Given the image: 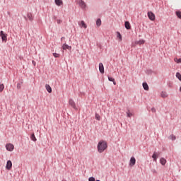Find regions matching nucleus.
<instances>
[{
    "label": "nucleus",
    "mask_w": 181,
    "mask_h": 181,
    "mask_svg": "<svg viewBox=\"0 0 181 181\" xmlns=\"http://www.w3.org/2000/svg\"><path fill=\"white\" fill-rule=\"evenodd\" d=\"M108 148V144H107V141L102 140L98 142V151L99 153H103Z\"/></svg>",
    "instance_id": "obj_1"
},
{
    "label": "nucleus",
    "mask_w": 181,
    "mask_h": 181,
    "mask_svg": "<svg viewBox=\"0 0 181 181\" xmlns=\"http://www.w3.org/2000/svg\"><path fill=\"white\" fill-rule=\"evenodd\" d=\"M147 16H148V19H150V21H155L156 16H155V13H153V12L148 11L147 13Z\"/></svg>",
    "instance_id": "obj_2"
},
{
    "label": "nucleus",
    "mask_w": 181,
    "mask_h": 181,
    "mask_svg": "<svg viewBox=\"0 0 181 181\" xmlns=\"http://www.w3.org/2000/svg\"><path fill=\"white\" fill-rule=\"evenodd\" d=\"M0 36L2 39V41L3 42H6V40H8V35L7 34H5V33H4V31H0Z\"/></svg>",
    "instance_id": "obj_3"
},
{
    "label": "nucleus",
    "mask_w": 181,
    "mask_h": 181,
    "mask_svg": "<svg viewBox=\"0 0 181 181\" xmlns=\"http://www.w3.org/2000/svg\"><path fill=\"white\" fill-rule=\"evenodd\" d=\"M6 169H7V170H11V169H12V161L11 160H7Z\"/></svg>",
    "instance_id": "obj_4"
},
{
    "label": "nucleus",
    "mask_w": 181,
    "mask_h": 181,
    "mask_svg": "<svg viewBox=\"0 0 181 181\" xmlns=\"http://www.w3.org/2000/svg\"><path fill=\"white\" fill-rule=\"evenodd\" d=\"M13 144H8L6 145V149L7 151H9V152H12V151H13Z\"/></svg>",
    "instance_id": "obj_5"
},
{
    "label": "nucleus",
    "mask_w": 181,
    "mask_h": 181,
    "mask_svg": "<svg viewBox=\"0 0 181 181\" xmlns=\"http://www.w3.org/2000/svg\"><path fill=\"white\" fill-rule=\"evenodd\" d=\"M135 163H136V159H135V157H131L129 160V166H135Z\"/></svg>",
    "instance_id": "obj_6"
},
{
    "label": "nucleus",
    "mask_w": 181,
    "mask_h": 181,
    "mask_svg": "<svg viewBox=\"0 0 181 181\" xmlns=\"http://www.w3.org/2000/svg\"><path fill=\"white\" fill-rule=\"evenodd\" d=\"M63 50H71V46H69V45L64 43L62 45Z\"/></svg>",
    "instance_id": "obj_7"
},
{
    "label": "nucleus",
    "mask_w": 181,
    "mask_h": 181,
    "mask_svg": "<svg viewBox=\"0 0 181 181\" xmlns=\"http://www.w3.org/2000/svg\"><path fill=\"white\" fill-rule=\"evenodd\" d=\"M99 71L101 74H104V64L99 63Z\"/></svg>",
    "instance_id": "obj_8"
},
{
    "label": "nucleus",
    "mask_w": 181,
    "mask_h": 181,
    "mask_svg": "<svg viewBox=\"0 0 181 181\" xmlns=\"http://www.w3.org/2000/svg\"><path fill=\"white\" fill-rule=\"evenodd\" d=\"M69 105H71V107H72V108H74V110L76 109V103L74 102V100H73V99H69Z\"/></svg>",
    "instance_id": "obj_9"
},
{
    "label": "nucleus",
    "mask_w": 181,
    "mask_h": 181,
    "mask_svg": "<svg viewBox=\"0 0 181 181\" xmlns=\"http://www.w3.org/2000/svg\"><path fill=\"white\" fill-rule=\"evenodd\" d=\"M79 6H81V8H82V9H86V2H84V1L83 0H79Z\"/></svg>",
    "instance_id": "obj_10"
},
{
    "label": "nucleus",
    "mask_w": 181,
    "mask_h": 181,
    "mask_svg": "<svg viewBox=\"0 0 181 181\" xmlns=\"http://www.w3.org/2000/svg\"><path fill=\"white\" fill-rule=\"evenodd\" d=\"M124 28L127 30H129V29H131V23H129V21H125L124 22Z\"/></svg>",
    "instance_id": "obj_11"
},
{
    "label": "nucleus",
    "mask_w": 181,
    "mask_h": 181,
    "mask_svg": "<svg viewBox=\"0 0 181 181\" xmlns=\"http://www.w3.org/2000/svg\"><path fill=\"white\" fill-rule=\"evenodd\" d=\"M158 156H159V153L155 151L152 156V158L153 159L154 162H156L158 160Z\"/></svg>",
    "instance_id": "obj_12"
},
{
    "label": "nucleus",
    "mask_w": 181,
    "mask_h": 181,
    "mask_svg": "<svg viewBox=\"0 0 181 181\" xmlns=\"http://www.w3.org/2000/svg\"><path fill=\"white\" fill-rule=\"evenodd\" d=\"M54 3L57 6H62L63 5V0H54Z\"/></svg>",
    "instance_id": "obj_13"
},
{
    "label": "nucleus",
    "mask_w": 181,
    "mask_h": 181,
    "mask_svg": "<svg viewBox=\"0 0 181 181\" xmlns=\"http://www.w3.org/2000/svg\"><path fill=\"white\" fill-rule=\"evenodd\" d=\"M144 90H145L146 91H148L149 90V86H148V83L146 82H144L142 83Z\"/></svg>",
    "instance_id": "obj_14"
},
{
    "label": "nucleus",
    "mask_w": 181,
    "mask_h": 181,
    "mask_svg": "<svg viewBox=\"0 0 181 181\" xmlns=\"http://www.w3.org/2000/svg\"><path fill=\"white\" fill-rule=\"evenodd\" d=\"M107 78L109 80V81H112L114 84V86L117 85V82L115 81V79L110 76H107Z\"/></svg>",
    "instance_id": "obj_15"
},
{
    "label": "nucleus",
    "mask_w": 181,
    "mask_h": 181,
    "mask_svg": "<svg viewBox=\"0 0 181 181\" xmlns=\"http://www.w3.org/2000/svg\"><path fill=\"white\" fill-rule=\"evenodd\" d=\"M160 163L163 165L165 166V165H166V159H165L164 158H161L160 159Z\"/></svg>",
    "instance_id": "obj_16"
},
{
    "label": "nucleus",
    "mask_w": 181,
    "mask_h": 181,
    "mask_svg": "<svg viewBox=\"0 0 181 181\" xmlns=\"http://www.w3.org/2000/svg\"><path fill=\"white\" fill-rule=\"evenodd\" d=\"M45 88L48 93H52V87H50V85L46 84Z\"/></svg>",
    "instance_id": "obj_17"
},
{
    "label": "nucleus",
    "mask_w": 181,
    "mask_h": 181,
    "mask_svg": "<svg viewBox=\"0 0 181 181\" xmlns=\"http://www.w3.org/2000/svg\"><path fill=\"white\" fill-rule=\"evenodd\" d=\"M27 18L32 22L33 21V16H32V13H28Z\"/></svg>",
    "instance_id": "obj_18"
},
{
    "label": "nucleus",
    "mask_w": 181,
    "mask_h": 181,
    "mask_svg": "<svg viewBox=\"0 0 181 181\" xmlns=\"http://www.w3.org/2000/svg\"><path fill=\"white\" fill-rule=\"evenodd\" d=\"M30 139L34 142H36V141H37V139H36V136H35V133H33V134H31Z\"/></svg>",
    "instance_id": "obj_19"
},
{
    "label": "nucleus",
    "mask_w": 181,
    "mask_h": 181,
    "mask_svg": "<svg viewBox=\"0 0 181 181\" xmlns=\"http://www.w3.org/2000/svg\"><path fill=\"white\" fill-rule=\"evenodd\" d=\"M145 43V40H139V41H136V45H144Z\"/></svg>",
    "instance_id": "obj_20"
},
{
    "label": "nucleus",
    "mask_w": 181,
    "mask_h": 181,
    "mask_svg": "<svg viewBox=\"0 0 181 181\" xmlns=\"http://www.w3.org/2000/svg\"><path fill=\"white\" fill-rule=\"evenodd\" d=\"M168 139H171V141H176V136L171 134L169 136Z\"/></svg>",
    "instance_id": "obj_21"
},
{
    "label": "nucleus",
    "mask_w": 181,
    "mask_h": 181,
    "mask_svg": "<svg viewBox=\"0 0 181 181\" xmlns=\"http://www.w3.org/2000/svg\"><path fill=\"white\" fill-rule=\"evenodd\" d=\"M160 97H162V98H166V97H168V94L165 92H161Z\"/></svg>",
    "instance_id": "obj_22"
},
{
    "label": "nucleus",
    "mask_w": 181,
    "mask_h": 181,
    "mask_svg": "<svg viewBox=\"0 0 181 181\" xmlns=\"http://www.w3.org/2000/svg\"><path fill=\"white\" fill-rule=\"evenodd\" d=\"M95 119H97V121L101 120V117H100V115H98V113H95Z\"/></svg>",
    "instance_id": "obj_23"
},
{
    "label": "nucleus",
    "mask_w": 181,
    "mask_h": 181,
    "mask_svg": "<svg viewBox=\"0 0 181 181\" xmlns=\"http://www.w3.org/2000/svg\"><path fill=\"white\" fill-rule=\"evenodd\" d=\"M175 14H176V16H177V18L179 19H181V11H177L175 12Z\"/></svg>",
    "instance_id": "obj_24"
},
{
    "label": "nucleus",
    "mask_w": 181,
    "mask_h": 181,
    "mask_svg": "<svg viewBox=\"0 0 181 181\" xmlns=\"http://www.w3.org/2000/svg\"><path fill=\"white\" fill-rule=\"evenodd\" d=\"M81 26L82 28H84L85 29H87V25L86 24V23L84 22V21H82L81 22Z\"/></svg>",
    "instance_id": "obj_25"
},
{
    "label": "nucleus",
    "mask_w": 181,
    "mask_h": 181,
    "mask_svg": "<svg viewBox=\"0 0 181 181\" xmlns=\"http://www.w3.org/2000/svg\"><path fill=\"white\" fill-rule=\"evenodd\" d=\"M96 25H97V26H101V19L100 18L97 19Z\"/></svg>",
    "instance_id": "obj_26"
},
{
    "label": "nucleus",
    "mask_w": 181,
    "mask_h": 181,
    "mask_svg": "<svg viewBox=\"0 0 181 181\" xmlns=\"http://www.w3.org/2000/svg\"><path fill=\"white\" fill-rule=\"evenodd\" d=\"M176 77H177V78H178V80H180V81H181V74H180V73L177 72L176 73Z\"/></svg>",
    "instance_id": "obj_27"
},
{
    "label": "nucleus",
    "mask_w": 181,
    "mask_h": 181,
    "mask_svg": "<svg viewBox=\"0 0 181 181\" xmlns=\"http://www.w3.org/2000/svg\"><path fill=\"white\" fill-rule=\"evenodd\" d=\"M4 88H5L4 84H0V93H2L4 91Z\"/></svg>",
    "instance_id": "obj_28"
},
{
    "label": "nucleus",
    "mask_w": 181,
    "mask_h": 181,
    "mask_svg": "<svg viewBox=\"0 0 181 181\" xmlns=\"http://www.w3.org/2000/svg\"><path fill=\"white\" fill-rule=\"evenodd\" d=\"M117 37L119 39V40H122V35H121L119 32H117Z\"/></svg>",
    "instance_id": "obj_29"
},
{
    "label": "nucleus",
    "mask_w": 181,
    "mask_h": 181,
    "mask_svg": "<svg viewBox=\"0 0 181 181\" xmlns=\"http://www.w3.org/2000/svg\"><path fill=\"white\" fill-rule=\"evenodd\" d=\"M127 117H128L129 118H131V117H132V113L129 112V111H128L127 112Z\"/></svg>",
    "instance_id": "obj_30"
},
{
    "label": "nucleus",
    "mask_w": 181,
    "mask_h": 181,
    "mask_svg": "<svg viewBox=\"0 0 181 181\" xmlns=\"http://www.w3.org/2000/svg\"><path fill=\"white\" fill-rule=\"evenodd\" d=\"M53 56H54V57H56V58L60 57V54H57V53H56V52L53 53Z\"/></svg>",
    "instance_id": "obj_31"
},
{
    "label": "nucleus",
    "mask_w": 181,
    "mask_h": 181,
    "mask_svg": "<svg viewBox=\"0 0 181 181\" xmlns=\"http://www.w3.org/2000/svg\"><path fill=\"white\" fill-rule=\"evenodd\" d=\"M175 62H176L177 63H181V59H177V58H175Z\"/></svg>",
    "instance_id": "obj_32"
},
{
    "label": "nucleus",
    "mask_w": 181,
    "mask_h": 181,
    "mask_svg": "<svg viewBox=\"0 0 181 181\" xmlns=\"http://www.w3.org/2000/svg\"><path fill=\"white\" fill-rule=\"evenodd\" d=\"M88 181H95V178L94 177H90L88 178Z\"/></svg>",
    "instance_id": "obj_33"
},
{
    "label": "nucleus",
    "mask_w": 181,
    "mask_h": 181,
    "mask_svg": "<svg viewBox=\"0 0 181 181\" xmlns=\"http://www.w3.org/2000/svg\"><path fill=\"white\" fill-rule=\"evenodd\" d=\"M21 83H17V89L21 90Z\"/></svg>",
    "instance_id": "obj_34"
},
{
    "label": "nucleus",
    "mask_w": 181,
    "mask_h": 181,
    "mask_svg": "<svg viewBox=\"0 0 181 181\" xmlns=\"http://www.w3.org/2000/svg\"><path fill=\"white\" fill-rule=\"evenodd\" d=\"M151 111L152 112H156V109H155V107H152Z\"/></svg>",
    "instance_id": "obj_35"
},
{
    "label": "nucleus",
    "mask_w": 181,
    "mask_h": 181,
    "mask_svg": "<svg viewBox=\"0 0 181 181\" xmlns=\"http://www.w3.org/2000/svg\"><path fill=\"white\" fill-rule=\"evenodd\" d=\"M151 172H152L153 173H156V170L152 169V170H151Z\"/></svg>",
    "instance_id": "obj_36"
},
{
    "label": "nucleus",
    "mask_w": 181,
    "mask_h": 181,
    "mask_svg": "<svg viewBox=\"0 0 181 181\" xmlns=\"http://www.w3.org/2000/svg\"><path fill=\"white\" fill-rule=\"evenodd\" d=\"M57 23H58V24L62 23V21H60V20H57Z\"/></svg>",
    "instance_id": "obj_37"
},
{
    "label": "nucleus",
    "mask_w": 181,
    "mask_h": 181,
    "mask_svg": "<svg viewBox=\"0 0 181 181\" xmlns=\"http://www.w3.org/2000/svg\"><path fill=\"white\" fill-rule=\"evenodd\" d=\"M64 39V37H61V40H63Z\"/></svg>",
    "instance_id": "obj_38"
},
{
    "label": "nucleus",
    "mask_w": 181,
    "mask_h": 181,
    "mask_svg": "<svg viewBox=\"0 0 181 181\" xmlns=\"http://www.w3.org/2000/svg\"><path fill=\"white\" fill-rule=\"evenodd\" d=\"M168 86H169V87H172V85L170 83V84L168 85Z\"/></svg>",
    "instance_id": "obj_39"
},
{
    "label": "nucleus",
    "mask_w": 181,
    "mask_h": 181,
    "mask_svg": "<svg viewBox=\"0 0 181 181\" xmlns=\"http://www.w3.org/2000/svg\"><path fill=\"white\" fill-rule=\"evenodd\" d=\"M180 91L181 92V86L180 87Z\"/></svg>",
    "instance_id": "obj_40"
},
{
    "label": "nucleus",
    "mask_w": 181,
    "mask_h": 181,
    "mask_svg": "<svg viewBox=\"0 0 181 181\" xmlns=\"http://www.w3.org/2000/svg\"><path fill=\"white\" fill-rule=\"evenodd\" d=\"M62 181H66V180H62Z\"/></svg>",
    "instance_id": "obj_41"
},
{
    "label": "nucleus",
    "mask_w": 181,
    "mask_h": 181,
    "mask_svg": "<svg viewBox=\"0 0 181 181\" xmlns=\"http://www.w3.org/2000/svg\"><path fill=\"white\" fill-rule=\"evenodd\" d=\"M33 64H35V62L33 61Z\"/></svg>",
    "instance_id": "obj_42"
},
{
    "label": "nucleus",
    "mask_w": 181,
    "mask_h": 181,
    "mask_svg": "<svg viewBox=\"0 0 181 181\" xmlns=\"http://www.w3.org/2000/svg\"><path fill=\"white\" fill-rule=\"evenodd\" d=\"M33 64H35V62L33 61Z\"/></svg>",
    "instance_id": "obj_43"
},
{
    "label": "nucleus",
    "mask_w": 181,
    "mask_h": 181,
    "mask_svg": "<svg viewBox=\"0 0 181 181\" xmlns=\"http://www.w3.org/2000/svg\"><path fill=\"white\" fill-rule=\"evenodd\" d=\"M96 181H100V180H97Z\"/></svg>",
    "instance_id": "obj_44"
}]
</instances>
